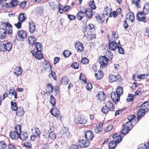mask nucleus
I'll use <instances>...</instances> for the list:
<instances>
[{
	"mask_svg": "<svg viewBox=\"0 0 149 149\" xmlns=\"http://www.w3.org/2000/svg\"><path fill=\"white\" fill-rule=\"evenodd\" d=\"M126 18L128 21L132 23L134 20V14L132 12L128 13L126 16Z\"/></svg>",
	"mask_w": 149,
	"mask_h": 149,
	"instance_id": "18",
	"label": "nucleus"
},
{
	"mask_svg": "<svg viewBox=\"0 0 149 149\" xmlns=\"http://www.w3.org/2000/svg\"><path fill=\"white\" fill-rule=\"evenodd\" d=\"M111 11V9H107L106 11L104 12V14L107 16H109V17H111V15H112Z\"/></svg>",
	"mask_w": 149,
	"mask_h": 149,
	"instance_id": "50",
	"label": "nucleus"
},
{
	"mask_svg": "<svg viewBox=\"0 0 149 149\" xmlns=\"http://www.w3.org/2000/svg\"><path fill=\"white\" fill-rule=\"evenodd\" d=\"M117 143L115 141H111L109 143V149H113L116 146Z\"/></svg>",
	"mask_w": 149,
	"mask_h": 149,
	"instance_id": "30",
	"label": "nucleus"
},
{
	"mask_svg": "<svg viewBox=\"0 0 149 149\" xmlns=\"http://www.w3.org/2000/svg\"><path fill=\"white\" fill-rule=\"evenodd\" d=\"M11 109L13 110L16 111L18 108L16 102H13V101H11Z\"/></svg>",
	"mask_w": 149,
	"mask_h": 149,
	"instance_id": "40",
	"label": "nucleus"
},
{
	"mask_svg": "<svg viewBox=\"0 0 149 149\" xmlns=\"http://www.w3.org/2000/svg\"><path fill=\"white\" fill-rule=\"evenodd\" d=\"M88 60L86 58H82L81 60V62L83 64L88 63Z\"/></svg>",
	"mask_w": 149,
	"mask_h": 149,
	"instance_id": "57",
	"label": "nucleus"
},
{
	"mask_svg": "<svg viewBox=\"0 0 149 149\" xmlns=\"http://www.w3.org/2000/svg\"><path fill=\"white\" fill-rule=\"evenodd\" d=\"M143 109L145 111L149 110V104H146L143 105Z\"/></svg>",
	"mask_w": 149,
	"mask_h": 149,
	"instance_id": "63",
	"label": "nucleus"
},
{
	"mask_svg": "<svg viewBox=\"0 0 149 149\" xmlns=\"http://www.w3.org/2000/svg\"><path fill=\"white\" fill-rule=\"evenodd\" d=\"M6 33L3 28H0V38L4 39L6 36Z\"/></svg>",
	"mask_w": 149,
	"mask_h": 149,
	"instance_id": "21",
	"label": "nucleus"
},
{
	"mask_svg": "<svg viewBox=\"0 0 149 149\" xmlns=\"http://www.w3.org/2000/svg\"><path fill=\"white\" fill-rule=\"evenodd\" d=\"M6 146V144L4 141H0V149H4Z\"/></svg>",
	"mask_w": 149,
	"mask_h": 149,
	"instance_id": "42",
	"label": "nucleus"
},
{
	"mask_svg": "<svg viewBox=\"0 0 149 149\" xmlns=\"http://www.w3.org/2000/svg\"><path fill=\"white\" fill-rule=\"evenodd\" d=\"M118 76H116L112 74L110 75L109 77V80L110 82H114L116 81Z\"/></svg>",
	"mask_w": 149,
	"mask_h": 149,
	"instance_id": "36",
	"label": "nucleus"
},
{
	"mask_svg": "<svg viewBox=\"0 0 149 149\" xmlns=\"http://www.w3.org/2000/svg\"><path fill=\"white\" fill-rule=\"evenodd\" d=\"M27 34L26 31L23 30H19L16 38L19 41H22L23 40L27 37Z\"/></svg>",
	"mask_w": 149,
	"mask_h": 149,
	"instance_id": "4",
	"label": "nucleus"
},
{
	"mask_svg": "<svg viewBox=\"0 0 149 149\" xmlns=\"http://www.w3.org/2000/svg\"><path fill=\"white\" fill-rule=\"evenodd\" d=\"M135 118V115H132L129 116L127 118V119L129 120V121H131V122L133 120H134V119Z\"/></svg>",
	"mask_w": 149,
	"mask_h": 149,
	"instance_id": "62",
	"label": "nucleus"
},
{
	"mask_svg": "<svg viewBox=\"0 0 149 149\" xmlns=\"http://www.w3.org/2000/svg\"><path fill=\"white\" fill-rule=\"evenodd\" d=\"M118 46L116 42L111 40L109 41V48L112 51H114L117 48Z\"/></svg>",
	"mask_w": 149,
	"mask_h": 149,
	"instance_id": "7",
	"label": "nucleus"
},
{
	"mask_svg": "<svg viewBox=\"0 0 149 149\" xmlns=\"http://www.w3.org/2000/svg\"><path fill=\"white\" fill-rule=\"evenodd\" d=\"M108 60L105 56H101L100 58L99 62L100 65V67L104 68L106 67L107 65Z\"/></svg>",
	"mask_w": 149,
	"mask_h": 149,
	"instance_id": "5",
	"label": "nucleus"
},
{
	"mask_svg": "<svg viewBox=\"0 0 149 149\" xmlns=\"http://www.w3.org/2000/svg\"><path fill=\"white\" fill-rule=\"evenodd\" d=\"M61 84L64 85H66L68 83L69 80L66 77H63L61 81Z\"/></svg>",
	"mask_w": 149,
	"mask_h": 149,
	"instance_id": "38",
	"label": "nucleus"
},
{
	"mask_svg": "<svg viewBox=\"0 0 149 149\" xmlns=\"http://www.w3.org/2000/svg\"><path fill=\"white\" fill-rule=\"evenodd\" d=\"M113 138L115 140V141L117 143H119L121 141L122 139L120 135L117 134H114L113 136Z\"/></svg>",
	"mask_w": 149,
	"mask_h": 149,
	"instance_id": "20",
	"label": "nucleus"
},
{
	"mask_svg": "<svg viewBox=\"0 0 149 149\" xmlns=\"http://www.w3.org/2000/svg\"><path fill=\"white\" fill-rule=\"evenodd\" d=\"M106 54L107 59L108 60H111L113 57V54L112 52L110 51H108L106 52Z\"/></svg>",
	"mask_w": 149,
	"mask_h": 149,
	"instance_id": "31",
	"label": "nucleus"
},
{
	"mask_svg": "<svg viewBox=\"0 0 149 149\" xmlns=\"http://www.w3.org/2000/svg\"><path fill=\"white\" fill-rule=\"evenodd\" d=\"M31 52L32 55L39 60L42 59L43 57V55L41 54L40 51H37L33 50L31 51Z\"/></svg>",
	"mask_w": 149,
	"mask_h": 149,
	"instance_id": "8",
	"label": "nucleus"
},
{
	"mask_svg": "<svg viewBox=\"0 0 149 149\" xmlns=\"http://www.w3.org/2000/svg\"><path fill=\"white\" fill-rule=\"evenodd\" d=\"M123 88L118 86L115 92H112L111 93V97L116 104H117L119 101L120 97L123 94Z\"/></svg>",
	"mask_w": 149,
	"mask_h": 149,
	"instance_id": "1",
	"label": "nucleus"
},
{
	"mask_svg": "<svg viewBox=\"0 0 149 149\" xmlns=\"http://www.w3.org/2000/svg\"><path fill=\"white\" fill-rule=\"evenodd\" d=\"M62 6L60 3H59L58 6V8L59 10V13L61 14L63 13V11Z\"/></svg>",
	"mask_w": 149,
	"mask_h": 149,
	"instance_id": "55",
	"label": "nucleus"
},
{
	"mask_svg": "<svg viewBox=\"0 0 149 149\" xmlns=\"http://www.w3.org/2000/svg\"><path fill=\"white\" fill-rule=\"evenodd\" d=\"M16 111H17L16 114L19 116H22L24 113V109L22 107L19 108Z\"/></svg>",
	"mask_w": 149,
	"mask_h": 149,
	"instance_id": "22",
	"label": "nucleus"
},
{
	"mask_svg": "<svg viewBox=\"0 0 149 149\" xmlns=\"http://www.w3.org/2000/svg\"><path fill=\"white\" fill-rule=\"evenodd\" d=\"M18 20L20 22H23L26 19L25 17V14L24 13H21L19 14L18 18Z\"/></svg>",
	"mask_w": 149,
	"mask_h": 149,
	"instance_id": "34",
	"label": "nucleus"
},
{
	"mask_svg": "<svg viewBox=\"0 0 149 149\" xmlns=\"http://www.w3.org/2000/svg\"><path fill=\"white\" fill-rule=\"evenodd\" d=\"M85 136L86 139L91 141L93 138L94 135L91 131L88 130L85 132Z\"/></svg>",
	"mask_w": 149,
	"mask_h": 149,
	"instance_id": "12",
	"label": "nucleus"
},
{
	"mask_svg": "<svg viewBox=\"0 0 149 149\" xmlns=\"http://www.w3.org/2000/svg\"><path fill=\"white\" fill-rule=\"evenodd\" d=\"M34 131L35 132H34V135L37 137L39 134L40 130L38 128L36 127L34 128Z\"/></svg>",
	"mask_w": 149,
	"mask_h": 149,
	"instance_id": "53",
	"label": "nucleus"
},
{
	"mask_svg": "<svg viewBox=\"0 0 149 149\" xmlns=\"http://www.w3.org/2000/svg\"><path fill=\"white\" fill-rule=\"evenodd\" d=\"M75 47L77 50L79 52L82 51L84 49L82 44L79 41H77L75 42Z\"/></svg>",
	"mask_w": 149,
	"mask_h": 149,
	"instance_id": "16",
	"label": "nucleus"
},
{
	"mask_svg": "<svg viewBox=\"0 0 149 149\" xmlns=\"http://www.w3.org/2000/svg\"><path fill=\"white\" fill-rule=\"evenodd\" d=\"M146 146L144 144H141L139 146L138 149H146Z\"/></svg>",
	"mask_w": 149,
	"mask_h": 149,
	"instance_id": "64",
	"label": "nucleus"
},
{
	"mask_svg": "<svg viewBox=\"0 0 149 149\" xmlns=\"http://www.w3.org/2000/svg\"><path fill=\"white\" fill-rule=\"evenodd\" d=\"M61 132V134L63 135L64 137H68V136L70 134L68 129L65 127H62Z\"/></svg>",
	"mask_w": 149,
	"mask_h": 149,
	"instance_id": "17",
	"label": "nucleus"
},
{
	"mask_svg": "<svg viewBox=\"0 0 149 149\" xmlns=\"http://www.w3.org/2000/svg\"><path fill=\"white\" fill-rule=\"evenodd\" d=\"M80 146L82 148L88 147L90 144V142L87 140L82 139L79 141Z\"/></svg>",
	"mask_w": 149,
	"mask_h": 149,
	"instance_id": "13",
	"label": "nucleus"
},
{
	"mask_svg": "<svg viewBox=\"0 0 149 149\" xmlns=\"http://www.w3.org/2000/svg\"><path fill=\"white\" fill-rule=\"evenodd\" d=\"M84 12L86 16L89 19H91L93 15L92 10L90 8H85L84 10Z\"/></svg>",
	"mask_w": 149,
	"mask_h": 149,
	"instance_id": "15",
	"label": "nucleus"
},
{
	"mask_svg": "<svg viewBox=\"0 0 149 149\" xmlns=\"http://www.w3.org/2000/svg\"><path fill=\"white\" fill-rule=\"evenodd\" d=\"M64 56L65 57L69 56L71 54V53L68 50H65L63 52Z\"/></svg>",
	"mask_w": 149,
	"mask_h": 149,
	"instance_id": "52",
	"label": "nucleus"
},
{
	"mask_svg": "<svg viewBox=\"0 0 149 149\" xmlns=\"http://www.w3.org/2000/svg\"><path fill=\"white\" fill-rule=\"evenodd\" d=\"M21 130V126L17 125L15 128V131H12L10 134V137L12 139H17L19 136V131Z\"/></svg>",
	"mask_w": 149,
	"mask_h": 149,
	"instance_id": "2",
	"label": "nucleus"
},
{
	"mask_svg": "<svg viewBox=\"0 0 149 149\" xmlns=\"http://www.w3.org/2000/svg\"><path fill=\"white\" fill-rule=\"evenodd\" d=\"M86 87L87 90L90 91L92 88V85L90 83H88L86 84Z\"/></svg>",
	"mask_w": 149,
	"mask_h": 149,
	"instance_id": "56",
	"label": "nucleus"
},
{
	"mask_svg": "<svg viewBox=\"0 0 149 149\" xmlns=\"http://www.w3.org/2000/svg\"><path fill=\"white\" fill-rule=\"evenodd\" d=\"M75 122L77 124H84L87 122V120L83 117L81 116H79L76 117L74 120Z\"/></svg>",
	"mask_w": 149,
	"mask_h": 149,
	"instance_id": "6",
	"label": "nucleus"
},
{
	"mask_svg": "<svg viewBox=\"0 0 149 149\" xmlns=\"http://www.w3.org/2000/svg\"><path fill=\"white\" fill-rule=\"evenodd\" d=\"M44 68L45 71L49 72L51 71V73L49 74V76L52 77L55 80L56 79V76L54 72L52 71L51 67L50 64L48 62H45L43 63Z\"/></svg>",
	"mask_w": 149,
	"mask_h": 149,
	"instance_id": "3",
	"label": "nucleus"
},
{
	"mask_svg": "<svg viewBox=\"0 0 149 149\" xmlns=\"http://www.w3.org/2000/svg\"><path fill=\"white\" fill-rule=\"evenodd\" d=\"M113 128V125H109L107 127H106L104 129V131L105 132H107L111 130Z\"/></svg>",
	"mask_w": 149,
	"mask_h": 149,
	"instance_id": "58",
	"label": "nucleus"
},
{
	"mask_svg": "<svg viewBox=\"0 0 149 149\" xmlns=\"http://www.w3.org/2000/svg\"><path fill=\"white\" fill-rule=\"evenodd\" d=\"M51 113L53 116L56 117L59 119H61V115H60L59 111L58 110L57 108H54L51 110Z\"/></svg>",
	"mask_w": 149,
	"mask_h": 149,
	"instance_id": "11",
	"label": "nucleus"
},
{
	"mask_svg": "<svg viewBox=\"0 0 149 149\" xmlns=\"http://www.w3.org/2000/svg\"><path fill=\"white\" fill-rule=\"evenodd\" d=\"M9 94L11 96L14 95L15 98V99L17 98V92L15 91L14 89H10L9 91Z\"/></svg>",
	"mask_w": 149,
	"mask_h": 149,
	"instance_id": "32",
	"label": "nucleus"
},
{
	"mask_svg": "<svg viewBox=\"0 0 149 149\" xmlns=\"http://www.w3.org/2000/svg\"><path fill=\"white\" fill-rule=\"evenodd\" d=\"M105 105L108 107L110 111H113L114 109V107L113 105V103L110 101H108L106 104Z\"/></svg>",
	"mask_w": 149,
	"mask_h": 149,
	"instance_id": "29",
	"label": "nucleus"
},
{
	"mask_svg": "<svg viewBox=\"0 0 149 149\" xmlns=\"http://www.w3.org/2000/svg\"><path fill=\"white\" fill-rule=\"evenodd\" d=\"M3 25L6 27V33H7L9 34H11L13 32L12 27L11 25L8 23L5 22L3 23Z\"/></svg>",
	"mask_w": 149,
	"mask_h": 149,
	"instance_id": "9",
	"label": "nucleus"
},
{
	"mask_svg": "<svg viewBox=\"0 0 149 149\" xmlns=\"http://www.w3.org/2000/svg\"><path fill=\"white\" fill-rule=\"evenodd\" d=\"M49 5L51 8L53 10H54V8L57 6V5L55 4V3L52 1L49 2Z\"/></svg>",
	"mask_w": 149,
	"mask_h": 149,
	"instance_id": "54",
	"label": "nucleus"
},
{
	"mask_svg": "<svg viewBox=\"0 0 149 149\" xmlns=\"http://www.w3.org/2000/svg\"><path fill=\"white\" fill-rule=\"evenodd\" d=\"M46 90V92L49 93H52L53 91V88L51 84H47V86Z\"/></svg>",
	"mask_w": 149,
	"mask_h": 149,
	"instance_id": "41",
	"label": "nucleus"
},
{
	"mask_svg": "<svg viewBox=\"0 0 149 149\" xmlns=\"http://www.w3.org/2000/svg\"><path fill=\"white\" fill-rule=\"evenodd\" d=\"M102 112L104 113H107L109 111H110L109 109L108 108V107L107 106H105L103 107L102 109Z\"/></svg>",
	"mask_w": 149,
	"mask_h": 149,
	"instance_id": "43",
	"label": "nucleus"
},
{
	"mask_svg": "<svg viewBox=\"0 0 149 149\" xmlns=\"http://www.w3.org/2000/svg\"><path fill=\"white\" fill-rule=\"evenodd\" d=\"M112 40L114 39L113 41H116V40H117L118 36V35L116 34V33L112 32Z\"/></svg>",
	"mask_w": 149,
	"mask_h": 149,
	"instance_id": "51",
	"label": "nucleus"
},
{
	"mask_svg": "<svg viewBox=\"0 0 149 149\" xmlns=\"http://www.w3.org/2000/svg\"><path fill=\"white\" fill-rule=\"evenodd\" d=\"M15 70L16 71L15 72L14 74L17 75V77L22 74V69L20 68L19 67H16L15 69Z\"/></svg>",
	"mask_w": 149,
	"mask_h": 149,
	"instance_id": "35",
	"label": "nucleus"
},
{
	"mask_svg": "<svg viewBox=\"0 0 149 149\" xmlns=\"http://www.w3.org/2000/svg\"><path fill=\"white\" fill-rule=\"evenodd\" d=\"M71 67L74 69L78 68L79 67V63H74L72 64Z\"/></svg>",
	"mask_w": 149,
	"mask_h": 149,
	"instance_id": "59",
	"label": "nucleus"
},
{
	"mask_svg": "<svg viewBox=\"0 0 149 149\" xmlns=\"http://www.w3.org/2000/svg\"><path fill=\"white\" fill-rule=\"evenodd\" d=\"M49 133L48 136L51 139H54L56 137V135L54 132H49Z\"/></svg>",
	"mask_w": 149,
	"mask_h": 149,
	"instance_id": "46",
	"label": "nucleus"
},
{
	"mask_svg": "<svg viewBox=\"0 0 149 149\" xmlns=\"http://www.w3.org/2000/svg\"><path fill=\"white\" fill-rule=\"evenodd\" d=\"M19 3V2L17 0H12L11 1L10 4L11 6L13 7L17 6Z\"/></svg>",
	"mask_w": 149,
	"mask_h": 149,
	"instance_id": "44",
	"label": "nucleus"
},
{
	"mask_svg": "<svg viewBox=\"0 0 149 149\" xmlns=\"http://www.w3.org/2000/svg\"><path fill=\"white\" fill-rule=\"evenodd\" d=\"M36 49H35V51H41L42 49V47L41 44L39 42H37L36 43Z\"/></svg>",
	"mask_w": 149,
	"mask_h": 149,
	"instance_id": "39",
	"label": "nucleus"
},
{
	"mask_svg": "<svg viewBox=\"0 0 149 149\" xmlns=\"http://www.w3.org/2000/svg\"><path fill=\"white\" fill-rule=\"evenodd\" d=\"M29 31L31 33H33L36 29L35 25L33 22L29 23Z\"/></svg>",
	"mask_w": 149,
	"mask_h": 149,
	"instance_id": "25",
	"label": "nucleus"
},
{
	"mask_svg": "<svg viewBox=\"0 0 149 149\" xmlns=\"http://www.w3.org/2000/svg\"><path fill=\"white\" fill-rule=\"evenodd\" d=\"M86 29L89 32H93L95 31V29L93 24H90L87 26Z\"/></svg>",
	"mask_w": 149,
	"mask_h": 149,
	"instance_id": "24",
	"label": "nucleus"
},
{
	"mask_svg": "<svg viewBox=\"0 0 149 149\" xmlns=\"http://www.w3.org/2000/svg\"><path fill=\"white\" fill-rule=\"evenodd\" d=\"M145 15L142 11H140L137 14V19L139 21H142L146 22V19L145 17Z\"/></svg>",
	"mask_w": 149,
	"mask_h": 149,
	"instance_id": "10",
	"label": "nucleus"
},
{
	"mask_svg": "<svg viewBox=\"0 0 149 149\" xmlns=\"http://www.w3.org/2000/svg\"><path fill=\"white\" fill-rule=\"evenodd\" d=\"M129 95L128 96L127 98L126 99V100L128 102H130L131 101L133 98V95L132 94H129Z\"/></svg>",
	"mask_w": 149,
	"mask_h": 149,
	"instance_id": "60",
	"label": "nucleus"
},
{
	"mask_svg": "<svg viewBox=\"0 0 149 149\" xmlns=\"http://www.w3.org/2000/svg\"><path fill=\"white\" fill-rule=\"evenodd\" d=\"M50 102L53 106H55L56 104V100L52 95L51 96Z\"/></svg>",
	"mask_w": 149,
	"mask_h": 149,
	"instance_id": "47",
	"label": "nucleus"
},
{
	"mask_svg": "<svg viewBox=\"0 0 149 149\" xmlns=\"http://www.w3.org/2000/svg\"><path fill=\"white\" fill-rule=\"evenodd\" d=\"M97 98L101 101H103L106 98V95L104 93L103 91L100 92L97 96Z\"/></svg>",
	"mask_w": 149,
	"mask_h": 149,
	"instance_id": "19",
	"label": "nucleus"
},
{
	"mask_svg": "<svg viewBox=\"0 0 149 149\" xmlns=\"http://www.w3.org/2000/svg\"><path fill=\"white\" fill-rule=\"evenodd\" d=\"M131 1L132 3L135 5L138 8L140 7L139 3L140 0H131Z\"/></svg>",
	"mask_w": 149,
	"mask_h": 149,
	"instance_id": "48",
	"label": "nucleus"
},
{
	"mask_svg": "<svg viewBox=\"0 0 149 149\" xmlns=\"http://www.w3.org/2000/svg\"><path fill=\"white\" fill-rule=\"evenodd\" d=\"M124 127H125L130 130H131L133 127L132 123L131 121L126 122L124 124Z\"/></svg>",
	"mask_w": 149,
	"mask_h": 149,
	"instance_id": "33",
	"label": "nucleus"
},
{
	"mask_svg": "<svg viewBox=\"0 0 149 149\" xmlns=\"http://www.w3.org/2000/svg\"><path fill=\"white\" fill-rule=\"evenodd\" d=\"M81 11L79 12L77 15V19L79 20H81L84 16V12L83 11V10H82L81 8Z\"/></svg>",
	"mask_w": 149,
	"mask_h": 149,
	"instance_id": "28",
	"label": "nucleus"
},
{
	"mask_svg": "<svg viewBox=\"0 0 149 149\" xmlns=\"http://www.w3.org/2000/svg\"><path fill=\"white\" fill-rule=\"evenodd\" d=\"M130 130V129L124 127L121 131V134L123 135H125L129 132Z\"/></svg>",
	"mask_w": 149,
	"mask_h": 149,
	"instance_id": "49",
	"label": "nucleus"
},
{
	"mask_svg": "<svg viewBox=\"0 0 149 149\" xmlns=\"http://www.w3.org/2000/svg\"><path fill=\"white\" fill-rule=\"evenodd\" d=\"M103 74L102 72L98 71V74L95 73V76L97 79H100L103 77Z\"/></svg>",
	"mask_w": 149,
	"mask_h": 149,
	"instance_id": "37",
	"label": "nucleus"
},
{
	"mask_svg": "<svg viewBox=\"0 0 149 149\" xmlns=\"http://www.w3.org/2000/svg\"><path fill=\"white\" fill-rule=\"evenodd\" d=\"M21 130H20V131H19V138L22 140H26L28 138V134L25 132L21 131Z\"/></svg>",
	"mask_w": 149,
	"mask_h": 149,
	"instance_id": "14",
	"label": "nucleus"
},
{
	"mask_svg": "<svg viewBox=\"0 0 149 149\" xmlns=\"http://www.w3.org/2000/svg\"><path fill=\"white\" fill-rule=\"evenodd\" d=\"M89 7L93 9H95L96 8L94 0L90 1L89 3Z\"/></svg>",
	"mask_w": 149,
	"mask_h": 149,
	"instance_id": "45",
	"label": "nucleus"
},
{
	"mask_svg": "<svg viewBox=\"0 0 149 149\" xmlns=\"http://www.w3.org/2000/svg\"><path fill=\"white\" fill-rule=\"evenodd\" d=\"M37 12L39 15H41L43 13V10L41 7H39L37 9Z\"/></svg>",
	"mask_w": 149,
	"mask_h": 149,
	"instance_id": "61",
	"label": "nucleus"
},
{
	"mask_svg": "<svg viewBox=\"0 0 149 149\" xmlns=\"http://www.w3.org/2000/svg\"><path fill=\"white\" fill-rule=\"evenodd\" d=\"M4 48L5 49L8 51L10 50L12 47V44L10 42L7 43L4 45Z\"/></svg>",
	"mask_w": 149,
	"mask_h": 149,
	"instance_id": "26",
	"label": "nucleus"
},
{
	"mask_svg": "<svg viewBox=\"0 0 149 149\" xmlns=\"http://www.w3.org/2000/svg\"><path fill=\"white\" fill-rule=\"evenodd\" d=\"M28 42L30 45H33L36 41V38L34 37L31 36L28 38Z\"/></svg>",
	"mask_w": 149,
	"mask_h": 149,
	"instance_id": "27",
	"label": "nucleus"
},
{
	"mask_svg": "<svg viewBox=\"0 0 149 149\" xmlns=\"http://www.w3.org/2000/svg\"><path fill=\"white\" fill-rule=\"evenodd\" d=\"M145 111L143 109H139V111L137 112V119L139 120L141 117L143 116L145 114L144 112Z\"/></svg>",
	"mask_w": 149,
	"mask_h": 149,
	"instance_id": "23",
	"label": "nucleus"
}]
</instances>
